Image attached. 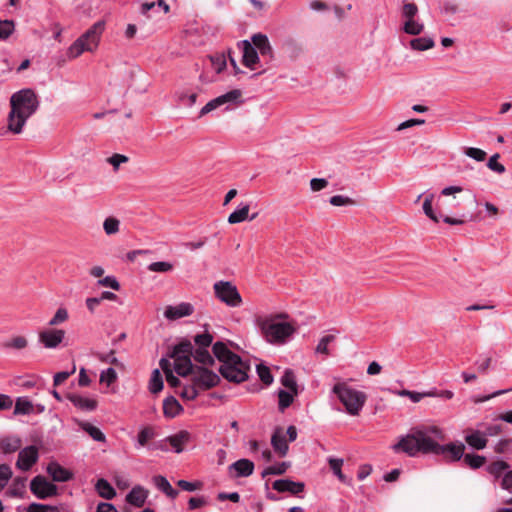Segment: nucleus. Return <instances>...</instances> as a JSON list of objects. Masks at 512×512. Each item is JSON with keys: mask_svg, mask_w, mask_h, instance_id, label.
I'll use <instances>...</instances> for the list:
<instances>
[{"mask_svg": "<svg viewBox=\"0 0 512 512\" xmlns=\"http://www.w3.org/2000/svg\"><path fill=\"white\" fill-rule=\"evenodd\" d=\"M213 354L221 362L220 374L229 382L241 383L248 378L250 365L241 357L228 349L223 342H216L213 347Z\"/></svg>", "mask_w": 512, "mask_h": 512, "instance_id": "7ed1b4c3", "label": "nucleus"}, {"mask_svg": "<svg viewBox=\"0 0 512 512\" xmlns=\"http://www.w3.org/2000/svg\"><path fill=\"white\" fill-rule=\"evenodd\" d=\"M434 198H435V195L433 193L425 194V198H424V201H423L422 209H423L424 214L429 219H431L434 222H438L439 221V217L435 213V211L433 210V207H432Z\"/></svg>", "mask_w": 512, "mask_h": 512, "instance_id": "473e14b6", "label": "nucleus"}, {"mask_svg": "<svg viewBox=\"0 0 512 512\" xmlns=\"http://www.w3.org/2000/svg\"><path fill=\"white\" fill-rule=\"evenodd\" d=\"M107 162L113 166L114 170H118L121 164L128 162V157L115 153L107 159Z\"/></svg>", "mask_w": 512, "mask_h": 512, "instance_id": "774afa93", "label": "nucleus"}, {"mask_svg": "<svg viewBox=\"0 0 512 512\" xmlns=\"http://www.w3.org/2000/svg\"><path fill=\"white\" fill-rule=\"evenodd\" d=\"M210 61L212 68L216 73H221L226 68V59L223 54H216L213 56H210Z\"/></svg>", "mask_w": 512, "mask_h": 512, "instance_id": "3c124183", "label": "nucleus"}, {"mask_svg": "<svg viewBox=\"0 0 512 512\" xmlns=\"http://www.w3.org/2000/svg\"><path fill=\"white\" fill-rule=\"evenodd\" d=\"M27 512H58V509L55 506L33 502L28 506Z\"/></svg>", "mask_w": 512, "mask_h": 512, "instance_id": "bf43d9fd", "label": "nucleus"}, {"mask_svg": "<svg viewBox=\"0 0 512 512\" xmlns=\"http://www.w3.org/2000/svg\"><path fill=\"white\" fill-rule=\"evenodd\" d=\"M39 105L37 94L30 88L13 93L10 97L7 130L13 134H21L27 120L36 113Z\"/></svg>", "mask_w": 512, "mask_h": 512, "instance_id": "f03ea898", "label": "nucleus"}, {"mask_svg": "<svg viewBox=\"0 0 512 512\" xmlns=\"http://www.w3.org/2000/svg\"><path fill=\"white\" fill-rule=\"evenodd\" d=\"M290 467L289 462H281L275 465H271L263 470L262 476L265 477L267 475H282L287 469Z\"/></svg>", "mask_w": 512, "mask_h": 512, "instance_id": "a19ab883", "label": "nucleus"}, {"mask_svg": "<svg viewBox=\"0 0 512 512\" xmlns=\"http://www.w3.org/2000/svg\"><path fill=\"white\" fill-rule=\"evenodd\" d=\"M195 361L203 364V365H212L214 363V359L212 355L209 353L208 348H197L193 349V354Z\"/></svg>", "mask_w": 512, "mask_h": 512, "instance_id": "c9c22d12", "label": "nucleus"}, {"mask_svg": "<svg viewBox=\"0 0 512 512\" xmlns=\"http://www.w3.org/2000/svg\"><path fill=\"white\" fill-rule=\"evenodd\" d=\"M97 284L99 286L109 287L116 291H118L120 289V284L114 276H106V277L98 280Z\"/></svg>", "mask_w": 512, "mask_h": 512, "instance_id": "338daca9", "label": "nucleus"}, {"mask_svg": "<svg viewBox=\"0 0 512 512\" xmlns=\"http://www.w3.org/2000/svg\"><path fill=\"white\" fill-rule=\"evenodd\" d=\"M163 379L158 369L153 370L150 381L149 390L153 394L159 393L163 389Z\"/></svg>", "mask_w": 512, "mask_h": 512, "instance_id": "e433bc0d", "label": "nucleus"}, {"mask_svg": "<svg viewBox=\"0 0 512 512\" xmlns=\"http://www.w3.org/2000/svg\"><path fill=\"white\" fill-rule=\"evenodd\" d=\"M239 47L242 50V61L243 64L251 69L257 70L261 68L259 65V53L256 51V48L252 45L249 40H242L239 42Z\"/></svg>", "mask_w": 512, "mask_h": 512, "instance_id": "f8f14e48", "label": "nucleus"}, {"mask_svg": "<svg viewBox=\"0 0 512 512\" xmlns=\"http://www.w3.org/2000/svg\"><path fill=\"white\" fill-rule=\"evenodd\" d=\"M286 315L278 314L275 316H265L257 318V326L264 339L273 345H283L287 343L295 333V327L284 321Z\"/></svg>", "mask_w": 512, "mask_h": 512, "instance_id": "20e7f679", "label": "nucleus"}, {"mask_svg": "<svg viewBox=\"0 0 512 512\" xmlns=\"http://www.w3.org/2000/svg\"><path fill=\"white\" fill-rule=\"evenodd\" d=\"M463 462L472 469L480 468L485 463V457L475 454L463 455Z\"/></svg>", "mask_w": 512, "mask_h": 512, "instance_id": "a18cd8bd", "label": "nucleus"}, {"mask_svg": "<svg viewBox=\"0 0 512 512\" xmlns=\"http://www.w3.org/2000/svg\"><path fill=\"white\" fill-rule=\"evenodd\" d=\"M117 379V373L113 368H107L103 370L100 374V382L105 383L107 386H110Z\"/></svg>", "mask_w": 512, "mask_h": 512, "instance_id": "13d9d810", "label": "nucleus"}, {"mask_svg": "<svg viewBox=\"0 0 512 512\" xmlns=\"http://www.w3.org/2000/svg\"><path fill=\"white\" fill-rule=\"evenodd\" d=\"M14 30L15 24L12 20H0V40H7Z\"/></svg>", "mask_w": 512, "mask_h": 512, "instance_id": "8fccbe9b", "label": "nucleus"}, {"mask_svg": "<svg viewBox=\"0 0 512 512\" xmlns=\"http://www.w3.org/2000/svg\"><path fill=\"white\" fill-rule=\"evenodd\" d=\"M120 222L114 217H108L103 223L104 231L107 235L116 234L119 231Z\"/></svg>", "mask_w": 512, "mask_h": 512, "instance_id": "603ef678", "label": "nucleus"}, {"mask_svg": "<svg viewBox=\"0 0 512 512\" xmlns=\"http://www.w3.org/2000/svg\"><path fill=\"white\" fill-rule=\"evenodd\" d=\"M174 268V265L167 261H158L150 263L147 267V269L151 272H158V273H168L171 272Z\"/></svg>", "mask_w": 512, "mask_h": 512, "instance_id": "de8ad7c7", "label": "nucleus"}, {"mask_svg": "<svg viewBox=\"0 0 512 512\" xmlns=\"http://www.w3.org/2000/svg\"><path fill=\"white\" fill-rule=\"evenodd\" d=\"M156 437L155 429L151 426H145L140 429L135 443V448L139 449L141 447L147 446L148 442Z\"/></svg>", "mask_w": 512, "mask_h": 512, "instance_id": "cd10ccee", "label": "nucleus"}, {"mask_svg": "<svg viewBox=\"0 0 512 512\" xmlns=\"http://www.w3.org/2000/svg\"><path fill=\"white\" fill-rule=\"evenodd\" d=\"M80 428L85 431L93 440L97 442H105L106 437L103 432L96 426L90 424L89 422H81L79 424Z\"/></svg>", "mask_w": 512, "mask_h": 512, "instance_id": "2f4dec72", "label": "nucleus"}, {"mask_svg": "<svg viewBox=\"0 0 512 512\" xmlns=\"http://www.w3.org/2000/svg\"><path fill=\"white\" fill-rule=\"evenodd\" d=\"M27 345H28V341H27L26 337H24V336L13 337L3 344V346L5 348H10V349H15V350L25 349L27 347Z\"/></svg>", "mask_w": 512, "mask_h": 512, "instance_id": "49530a36", "label": "nucleus"}, {"mask_svg": "<svg viewBox=\"0 0 512 512\" xmlns=\"http://www.w3.org/2000/svg\"><path fill=\"white\" fill-rule=\"evenodd\" d=\"M216 297L229 307H239L242 297L237 287L229 281H218L213 286Z\"/></svg>", "mask_w": 512, "mask_h": 512, "instance_id": "6e6552de", "label": "nucleus"}, {"mask_svg": "<svg viewBox=\"0 0 512 512\" xmlns=\"http://www.w3.org/2000/svg\"><path fill=\"white\" fill-rule=\"evenodd\" d=\"M424 30V25L415 19L406 20L403 25V31L409 35H419Z\"/></svg>", "mask_w": 512, "mask_h": 512, "instance_id": "ea45409f", "label": "nucleus"}, {"mask_svg": "<svg viewBox=\"0 0 512 512\" xmlns=\"http://www.w3.org/2000/svg\"><path fill=\"white\" fill-rule=\"evenodd\" d=\"M197 97V93H188L185 91L177 93L178 103L186 107H192L196 103Z\"/></svg>", "mask_w": 512, "mask_h": 512, "instance_id": "c03bdc74", "label": "nucleus"}, {"mask_svg": "<svg viewBox=\"0 0 512 512\" xmlns=\"http://www.w3.org/2000/svg\"><path fill=\"white\" fill-rule=\"evenodd\" d=\"M418 13V8L414 3H404L402 7V16L406 20L414 19Z\"/></svg>", "mask_w": 512, "mask_h": 512, "instance_id": "0e129e2a", "label": "nucleus"}, {"mask_svg": "<svg viewBox=\"0 0 512 512\" xmlns=\"http://www.w3.org/2000/svg\"><path fill=\"white\" fill-rule=\"evenodd\" d=\"M333 393L343 404L346 412L352 416L359 415L367 399V395L363 391L357 390L344 382L335 384Z\"/></svg>", "mask_w": 512, "mask_h": 512, "instance_id": "423d86ee", "label": "nucleus"}, {"mask_svg": "<svg viewBox=\"0 0 512 512\" xmlns=\"http://www.w3.org/2000/svg\"><path fill=\"white\" fill-rule=\"evenodd\" d=\"M65 337V331L61 329H48L39 334V342L45 348H57Z\"/></svg>", "mask_w": 512, "mask_h": 512, "instance_id": "4468645a", "label": "nucleus"}, {"mask_svg": "<svg viewBox=\"0 0 512 512\" xmlns=\"http://www.w3.org/2000/svg\"><path fill=\"white\" fill-rule=\"evenodd\" d=\"M68 311L66 308L60 307L57 309L54 316L50 319L49 325L50 326H56L63 322H65L68 319Z\"/></svg>", "mask_w": 512, "mask_h": 512, "instance_id": "5fc2aeb1", "label": "nucleus"}, {"mask_svg": "<svg viewBox=\"0 0 512 512\" xmlns=\"http://www.w3.org/2000/svg\"><path fill=\"white\" fill-rule=\"evenodd\" d=\"M199 390H200L199 387L197 385H195V383L193 382L192 385L183 387V390L180 395L184 399L194 400L198 396Z\"/></svg>", "mask_w": 512, "mask_h": 512, "instance_id": "e2e57ef3", "label": "nucleus"}, {"mask_svg": "<svg viewBox=\"0 0 512 512\" xmlns=\"http://www.w3.org/2000/svg\"><path fill=\"white\" fill-rule=\"evenodd\" d=\"M95 489L100 497L111 500L116 496V491L106 479H99L95 484Z\"/></svg>", "mask_w": 512, "mask_h": 512, "instance_id": "bb28decb", "label": "nucleus"}, {"mask_svg": "<svg viewBox=\"0 0 512 512\" xmlns=\"http://www.w3.org/2000/svg\"><path fill=\"white\" fill-rule=\"evenodd\" d=\"M163 409L166 416L175 417L182 407L174 397H169L164 400Z\"/></svg>", "mask_w": 512, "mask_h": 512, "instance_id": "f704fd0d", "label": "nucleus"}, {"mask_svg": "<svg viewBox=\"0 0 512 512\" xmlns=\"http://www.w3.org/2000/svg\"><path fill=\"white\" fill-rule=\"evenodd\" d=\"M464 153L466 156H468L478 162L484 161L486 158V155H487L484 150H482L480 148H475V147L465 148Z\"/></svg>", "mask_w": 512, "mask_h": 512, "instance_id": "6e6d98bb", "label": "nucleus"}, {"mask_svg": "<svg viewBox=\"0 0 512 512\" xmlns=\"http://www.w3.org/2000/svg\"><path fill=\"white\" fill-rule=\"evenodd\" d=\"M13 473L9 465L1 464L0 465V492L5 488L11 479Z\"/></svg>", "mask_w": 512, "mask_h": 512, "instance_id": "864d4df0", "label": "nucleus"}, {"mask_svg": "<svg viewBox=\"0 0 512 512\" xmlns=\"http://www.w3.org/2000/svg\"><path fill=\"white\" fill-rule=\"evenodd\" d=\"M190 440V433L186 430L179 431L178 433L168 436L166 441L170 444L171 448L176 453H181L183 451V447Z\"/></svg>", "mask_w": 512, "mask_h": 512, "instance_id": "412c9836", "label": "nucleus"}, {"mask_svg": "<svg viewBox=\"0 0 512 512\" xmlns=\"http://www.w3.org/2000/svg\"><path fill=\"white\" fill-rule=\"evenodd\" d=\"M26 478L17 477L13 480L7 494L14 498H23L25 494Z\"/></svg>", "mask_w": 512, "mask_h": 512, "instance_id": "7c9ffc66", "label": "nucleus"}, {"mask_svg": "<svg viewBox=\"0 0 512 512\" xmlns=\"http://www.w3.org/2000/svg\"><path fill=\"white\" fill-rule=\"evenodd\" d=\"M170 366H171V364H170L169 360H167L165 358H162L160 360V367L162 368V370L164 371V373L166 375V380H167L168 384L175 387L180 384V380L176 376L173 375V372L170 369Z\"/></svg>", "mask_w": 512, "mask_h": 512, "instance_id": "58836bf2", "label": "nucleus"}, {"mask_svg": "<svg viewBox=\"0 0 512 512\" xmlns=\"http://www.w3.org/2000/svg\"><path fill=\"white\" fill-rule=\"evenodd\" d=\"M252 45L256 48V51L263 57L268 56L272 58L273 50L269 42L268 37L265 34L257 33L251 37Z\"/></svg>", "mask_w": 512, "mask_h": 512, "instance_id": "a211bd4d", "label": "nucleus"}, {"mask_svg": "<svg viewBox=\"0 0 512 512\" xmlns=\"http://www.w3.org/2000/svg\"><path fill=\"white\" fill-rule=\"evenodd\" d=\"M294 393L286 390H279L278 392V398H279V410L284 411L286 408H288L294 399Z\"/></svg>", "mask_w": 512, "mask_h": 512, "instance_id": "37998d69", "label": "nucleus"}, {"mask_svg": "<svg viewBox=\"0 0 512 512\" xmlns=\"http://www.w3.org/2000/svg\"><path fill=\"white\" fill-rule=\"evenodd\" d=\"M335 340L334 335L323 336L316 347V353L328 354V345Z\"/></svg>", "mask_w": 512, "mask_h": 512, "instance_id": "052dcab7", "label": "nucleus"}, {"mask_svg": "<svg viewBox=\"0 0 512 512\" xmlns=\"http://www.w3.org/2000/svg\"><path fill=\"white\" fill-rule=\"evenodd\" d=\"M213 341V337L209 333L198 334L194 337V342L198 345V348H208Z\"/></svg>", "mask_w": 512, "mask_h": 512, "instance_id": "680f3d73", "label": "nucleus"}, {"mask_svg": "<svg viewBox=\"0 0 512 512\" xmlns=\"http://www.w3.org/2000/svg\"><path fill=\"white\" fill-rule=\"evenodd\" d=\"M105 30V22H95L84 34L76 39L67 50L70 59L79 57L83 52H93L99 45L101 36Z\"/></svg>", "mask_w": 512, "mask_h": 512, "instance_id": "39448f33", "label": "nucleus"}, {"mask_svg": "<svg viewBox=\"0 0 512 512\" xmlns=\"http://www.w3.org/2000/svg\"><path fill=\"white\" fill-rule=\"evenodd\" d=\"M47 472L56 482H66L72 478V474L67 469L55 462L47 466Z\"/></svg>", "mask_w": 512, "mask_h": 512, "instance_id": "b1692460", "label": "nucleus"}, {"mask_svg": "<svg viewBox=\"0 0 512 512\" xmlns=\"http://www.w3.org/2000/svg\"><path fill=\"white\" fill-rule=\"evenodd\" d=\"M152 481L156 488L163 492L167 497L175 499L178 496V491L171 486L166 477L157 475L153 477Z\"/></svg>", "mask_w": 512, "mask_h": 512, "instance_id": "393cba45", "label": "nucleus"}, {"mask_svg": "<svg viewBox=\"0 0 512 512\" xmlns=\"http://www.w3.org/2000/svg\"><path fill=\"white\" fill-rule=\"evenodd\" d=\"M249 209L250 206L248 204H240L237 209L229 215L228 222L230 224H237L245 221L248 218L249 220H254L258 213H254L249 217Z\"/></svg>", "mask_w": 512, "mask_h": 512, "instance_id": "4be33fe9", "label": "nucleus"}, {"mask_svg": "<svg viewBox=\"0 0 512 512\" xmlns=\"http://www.w3.org/2000/svg\"><path fill=\"white\" fill-rule=\"evenodd\" d=\"M67 399L81 411H94L97 408V401L93 398L82 396L80 394H68Z\"/></svg>", "mask_w": 512, "mask_h": 512, "instance_id": "f3484780", "label": "nucleus"}, {"mask_svg": "<svg viewBox=\"0 0 512 512\" xmlns=\"http://www.w3.org/2000/svg\"><path fill=\"white\" fill-rule=\"evenodd\" d=\"M193 354V345L190 341L184 340L175 345L170 357L174 359V370L180 376L193 374L196 367L193 366L191 356Z\"/></svg>", "mask_w": 512, "mask_h": 512, "instance_id": "0eeeda50", "label": "nucleus"}, {"mask_svg": "<svg viewBox=\"0 0 512 512\" xmlns=\"http://www.w3.org/2000/svg\"><path fill=\"white\" fill-rule=\"evenodd\" d=\"M34 407L27 397H18L15 402V415H28L33 413Z\"/></svg>", "mask_w": 512, "mask_h": 512, "instance_id": "c756f323", "label": "nucleus"}, {"mask_svg": "<svg viewBox=\"0 0 512 512\" xmlns=\"http://www.w3.org/2000/svg\"><path fill=\"white\" fill-rule=\"evenodd\" d=\"M257 374L264 384L270 385L273 382V376L267 366L263 364L257 365Z\"/></svg>", "mask_w": 512, "mask_h": 512, "instance_id": "4d7b16f0", "label": "nucleus"}, {"mask_svg": "<svg viewBox=\"0 0 512 512\" xmlns=\"http://www.w3.org/2000/svg\"><path fill=\"white\" fill-rule=\"evenodd\" d=\"M271 445L275 452L281 457L285 456L288 452L289 446L286 440V435L282 429H276L271 437Z\"/></svg>", "mask_w": 512, "mask_h": 512, "instance_id": "aec40b11", "label": "nucleus"}, {"mask_svg": "<svg viewBox=\"0 0 512 512\" xmlns=\"http://www.w3.org/2000/svg\"><path fill=\"white\" fill-rule=\"evenodd\" d=\"M434 40L430 37H418L410 41V47L417 51H426L433 48Z\"/></svg>", "mask_w": 512, "mask_h": 512, "instance_id": "72a5a7b5", "label": "nucleus"}, {"mask_svg": "<svg viewBox=\"0 0 512 512\" xmlns=\"http://www.w3.org/2000/svg\"><path fill=\"white\" fill-rule=\"evenodd\" d=\"M21 447V440L16 436H8L0 441V449L3 453L9 454L17 451Z\"/></svg>", "mask_w": 512, "mask_h": 512, "instance_id": "c85d7f7f", "label": "nucleus"}, {"mask_svg": "<svg viewBox=\"0 0 512 512\" xmlns=\"http://www.w3.org/2000/svg\"><path fill=\"white\" fill-rule=\"evenodd\" d=\"M498 158L499 154H494L491 156L488 160L487 167L498 174H502L505 172V167L498 162Z\"/></svg>", "mask_w": 512, "mask_h": 512, "instance_id": "69168bd1", "label": "nucleus"}, {"mask_svg": "<svg viewBox=\"0 0 512 512\" xmlns=\"http://www.w3.org/2000/svg\"><path fill=\"white\" fill-rule=\"evenodd\" d=\"M194 312V307L188 302H181L177 305H169L164 311V316L169 320H177L182 317L190 316Z\"/></svg>", "mask_w": 512, "mask_h": 512, "instance_id": "2eb2a0df", "label": "nucleus"}, {"mask_svg": "<svg viewBox=\"0 0 512 512\" xmlns=\"http://www.w3.org/2000/svg\"><path fill=\"white\" fill-rule=\"evenodd\" d=\"M39 453L36 446L23 448L18 454L16 467L22 471H28L38 461Z\"/></svg>", "mask_w": 512, "mask_h": 512, "instance_id": "ddd939ff", "label": "nucleus"}, {"mask_svg": "<svg viewBox=\"0 0 512 512\" xmlns=\"http://www.w3.org/2000/svg\"><path fill=\"white\" fill-rule=\"evenodd\" d=\"M465 441L469 446L477 450L484 449L487 445V439L480 430H475L471 431V433H468L465 436Z\"/></svg>", "mask_w": 512, "mask_h": 512, "instance_id": "a878e982", "label": "nucleus"}, {"mask_svg": "<svg viewBox=\"0 0 512 512\" xmlns=\"http://www.w3.org/2000/svg\"><path fill=\"white\" fill-rule=\"evenodd\" d=\"M272 487L280 493L289 492L293 495H298L304 491L305 484L290 479H278L273 482Z\"/></svg>", "mask_w": 512, "mask_h": 512, "instance_id": "dca6fc26", "label": "nucleus"}, {"mask_svg": "<svg viewBox=\"0 0 512 512\" xmlns=\"http://www.w3.org/2000/svg\"><path fill=\"white\" fill-rule=\"evenodd\" d=\"M444 433L436 426L413 428L410 433L402 436L392 446L395 453L403 452L411 457L419 453L441 455L447 461H459L464 455L465 446L462 443L441 445Z\"/></svg>", "mask_w": 512, "mask_h": 512, "instance_id": "f257e3e1", "label": "nucleus"}, {"mask_svg": "<svg viewBox=\"0 0 512 512\" xmlns=\"http://www.w3.org/2000/svg\"><path fill=\"white\" fill-rule=\"evenodd\" d=\"M281 383L288 390H290L294 394H297V383H296L295 375L292 371L286 370L284 372L283 376L281 377Z\"/></svg>", "mask_w": 512, "mask_h": 512, "instance_id": "79ce46f5", "label": "nucleus"}, {"mask_svg": "<svg viewBox=\"0 0 512 512\" xmlns=\"http://www.w3.org/2000/svg\"><path fill=\"white\" fill-rule=\"evenodd\" d=\"M229 470L234 471L236 477H248L253 473L254 464L248 459H240L232 463Z\"/></svg>", "mask_w": 512, "mask_h": 512, "instance_id": "5701e85b", "label": "nucleus"}, {"mask_svg": "<svg viewBox=\"0 0 512 512\" xmlns=\"http://www.w3.org/2000/svg\"><path fill=\"white\" fill-rule=\"evenodd\" d=\"M192 380L200 390H207L218 385L220 377L206 368L196 367L192 374Z\"/></svg>", "mask_w": 512, "mask_h": 512, "instance_id": "9b49d317", "label": "nucleus"}, {"mask_svg": "<svg viewBox=\"0 0 512 512\" xmlns=\"http://www.w3.org/2000/svg\"><path fill=\"white\" fill-rule=\"evenodd\" d=\"M328 463H329V466H330L331 470L333 471L334 475L341 482L347 483V478H346V476L341 471V468H342V465H343V459L329 457L328 458Z\"/></svg>", "mask_w": 512, "mask_h": 512, "instance_id": "4c0bfd02", "label": "nucleus"}, {"mask_svg": "<svg viewBox=\"0 0 512 512\" xmlns=\"http://www.w3.org/2000/svg\"><path fill=\"white\" fill-rule=\"evenodd\" d=\"M30 490L38 499H47L57 495V486L44 476H35L30 482Z\"/></svg>", "mask_w": 512, "mask_h": 512, "instance_id": "1a4fd4ad", "label": "nucleus"}, {"mask_svg": "<svg viewBox=\"0 0 512 512\" xmlns=\"http://www.w3.org/2000/svg\"><path fill=\"white\" fill-rule=\"evenodd\" d=\"M147 497L148 490L140 485H136L126 495V501L135 507H142L145 504Z\"/></svg>", "mask_w": 512, "mask_h": 512, "instance_id": "6ab92c4d", "label": "nucleus"}, {"mask_svg": "<svg viewBox=\"0 0 512 512\" xmlns=\"http://www.w3.org/2000/svg\"><path fill=\"white\" fill-rule=\"evenodd\" d=\"M509 468V465L505 461H495L491 463L487 467V471L489 474L493 475L494 477L498 478L500 477L504 471H506Z\"/></svg>", "mask_w": 512, "mask_h": 512, "instance_id": "09e8293b", "label": "nucleus"}, {"mask_svg": "<svg viewBox=\"0 0 512 512\" xmlns=\"http://www.w3.org/2000/svg\"><path fill=\"white\" fill-rule=\"evenodd\" d=\"M241 95L242 94L240 90L234 89L212 99L205 106L202 107L199 113V117H202L223 105L237 103L241 98Z\"/></svg>", "mask_w": 512, "mask_h": 512, "instance_id": "9d476101", "label": "nucleus"}]
</instances>
